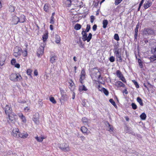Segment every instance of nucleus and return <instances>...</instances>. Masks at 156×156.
<instances>
[{
	"instance_id": "5701e85b",
	"label": "nucleus",
	"mask_w": 156,
	"mask_h": 156,
	"mask_svg": "<svg viewBox=\"0 0 156 156\" xmlns=\"http://www.w3.org/2000/svg\"><path fill=\"white\" fill-rule=\"evenodd\" d=\"M57 57L56 56L54 55L51 57L50 61L52 64L54 63L57 59Z\"/></svg>"
},
{
	"instance_id": "ddd939ff",
	"label": "nucleus",
	"mask_w": 156,
	"mask_h": 156,
	"mask_svg": "<svg viewBox=\"0 0 156 156\" xmlns=\"http://www.w3.org/2000/svg\"><path fill=\"white\" fill-rule=\"evenodd\" d=\"M20 18L16 16H14L12 19V24L13 25H16L18 22H19Z\"/></svg>"
},
{
	"instance_id": "72a5a7b5",
	"label": "nucleus",
	"mask_w": 156,
	"mask_h": 156,
	"mask_svg": "<svg viewBox=\"0 0 156 156\" xmlns=\"http://www.w3.org/2000/svg\"><path fill=\"white\" fill-rule=\"evenodd\" d=\"M55 38L56 39V43L57 44L60 41V36L58 35H56L55 36Z\"/></svg>"
},
{
	"instance_id": "393cba45",
	"label": "nucleus",
	"mask_w": 156,
	"mask_h": 156,
	"mask_svg": "<svg viewBox=\"0 0 156 156\" xmlns=\"http://www.w3.org/2000/svg\"><path fill=\"white\" fill-rule=\"evenodd\" d=\"M117 60L119 62H121L122 61V58L121 56V53L115 55Z\"/></svg>"
},
{
	"instance_id": "e433bc0d",
	"label": "nucleus",
	"mask_w": 156,
	"mask_h": 156,
	"mask_svg": "<svg viewBox=\"0 0 156 156\" xmlns=\"http://www.w3.org/2000/svg\"><path fill=\"white\" fill-rule=\"evenodd\" d=\"M85 75H80V81L81 83H83V81L85 79Z\"/></svg>"
},
{
	"instance_id": "423d86ee",
	"label": "nucleus",
	"mask_w": 156,
	"mask_h": 156,
	"mask_svg": "<svg viewBox=\"0 0 156 156\" xmlns=\"http://www.w3.org/2000/svg\"><path fill=\"white\" fill-rule=\"evenodd\" d=\"M13 55L18 58L21 56L22 53V49L18 47H16L14 49Z\"/></svg>"
},
{
	"instance_id": "20e7f679",
	"label": "nucleus",
	"mask_w": 156,
	"mask_h": 156,
	"mask_svg": "<svg viewBox=\"0 0 156 156\" xmlns=\"http://www.w3.org/2000/svg\"><path fill=\"white\" fill-rule=\"evenodd\" d=\"M59 147L62 151L65 152H69L70 151L69 145L65 143L60 144L59 146Z\"/></svg>"
},
{
	"instance_id": "4be33fe9",
	"label": "nucleus",
	"mask_w": 156,
	"mask_h": 156,
	"mask_svg": "<svg viewBox=\"0 0 156 156\" xmlns=\"http://www.w3.org/2000/svg\"><path fill=\"white\" fill-rule=\"evenodd\" d=\"M108 23V21L107 20H104L102 22L103 27L104 29H105Z\"/></svg>"
},
{
	"instance_id": "2f4dec72",
	"label": "nucleus",
	"mask_w": 156,
	"mask_h": 156,
	"mask_svg": "<svg viewBox=\"0 0 156 156\" xmlns=\"http://www.w3.org/2000/svg\"><path fill=\"white\" fill-rule=\"evenodd\" d=\"M35 138L37 140V141L39 142H42L43 140L44 139V137H40L38 136H36L35 137Z\"/></svg>"
},
{
	"instance_id": "58836bf2",
	"label": "nucleus",
	"mask_w": 156,
	"mask_h": 156,
	"mask_svg": "<svg viewBox=\"0 0 156 156\" xmlns=\"http://www.w3.org/2000/svg\"><path fill=\"white\" fill-rule=\"evenodd\" d=\"M114 53L115 55L121 54L120 52L119 49H115L114 50Z\"/></svg>"
},
{
	"instance_id": "49530a36",
	"label": "nucleus",
	"mask_w": 156,
	"mask_h": 156,
	"mask_svg": "<svg viewBox=\"0 0 156 156\" xmlns=\"http://www.w3.org/2000/svg\"><path fill=\"white\" fill-rule=\"evenodd\" d=\"M15 9L14 7L12 6H10L9 7V11L11 12H14V10Z\"/></svg>"
},
{
	"instance_id": "3c124183",
	"label": "nucleus",
	"mask_w": 156,
	"mask_h": 156,
	"mask_svg": "<svg viewBox=\"0 0 156 156\" xmlns=\"http://www.w3.org/2000/svg\"><path fill=\"white\" fill-rule=\"evenodd\" d=\"M122 1V0H115V4L116 5H118Z\"/></svg>"
},
{
	"instance_id": "bb28decb",
	"label": "nucleus",
	"mask_w": 156,
	"mask_h": 156,
	"mask_svg": "<svg viewBox=\"0 0 156 156\" xmlns=\"http://www.w3.org/2000/svg\"><path fill=\"white\" fill-rule=\"evenodd\" d=\"M136 100L139 103L141 106H143V105L144 104L142 100L140 97H137V98Z\"/></svg>"
},
{
	"instance_id": "8fccbe9b",
	"label": "nucleus",
	"mask_w": 156,
	"mask_h": 156,
	"mask_svg": "<svg viewBox=\"0 0 156 156\" xmlns=\"http://www.w3.org/2000/svg\"><path fill=\"white\" fill-rule=\"evenodd\" d=\"M23 55L24 56H27V52L26 50H25L24 51H23L22 50V53Z\"/></svg>"
},
{
	"instance_id": "603ef678",
	"label": "nucleus",
	"mask_w": 156,
	"mask_h": 156,
	"mask_svg": "<svg viewBox=\"0 0 156 156\" xmlns=\"http://www.w3.org/2000/svg\"><path fill=\"white\" fill-rule=\"evenodd\" d=\"M50 23L52 24H53L54 23V17L51 16V19L50 21Z\"/></svg>"
},
{
	"instance_id": "c9c22d12",
	"label": "nucleus",
	"mask_w": 156,
	"mask_h": 156,
	"mask_svg": "<svg viewBox=\"0 0 156 156\" xmlns=\"http://www.w3.org/2000/svg\"><path fill=\"white\" fill-rule=\"evenodd\" d=\"M81 130L82 131V132L83 133H86V132L87 130V129L86 127H85L83 126H82L81 127Z\"/></svg>"
},
{
	"instance_id": "dca6fc26",
	"label": "nucleus",
	"mask_w": 156,
	"mask_h": 156,
	"mask_svg": "<svg viewBox=\"0 0 156 156\" xmlns=\"http://www.w3.org/2000/svg\"><path fill=\"white\" fill-rule=\"evenodd\" d=\"M115 85L117 87H124L125 86V85L120 81H118L116 82Z\"/></svg>"
},
{
	"instance_id": "0eeeda50",
	"label": "nucleus",
	"mask_w": 156,
	"mask_h": 156,
	"mask_svg": "<svg viewBox=\"0 0 156 156\" xmlns=\"http://www.w3.org/2000/svg\"><path fill=\"white\" fill-rule=\"evenodd\" d=\"M72 2V5H73L76 7L80 8L83 6V3L82 2L78 1L77 0H73Z\"/></svg>"
},
{
	"instance_id": "13d9d810",
	"label": "nucleus",
	"mask_w": 156,
	"mask_h": 156,
	"mask_svg": "<svg viewBox=\"0 0 156 156\" xmlns=\"http://www.w3.org/2000/svg\"><path fill=\"white\" fill-rule=\"evenodd\" d=\"M24 110L27 112H29L30 110V108L28 107H26L24 108Z\"/></svg>"
},
{
	"instance_id": "f8f14e48",
	"label": "nucleus",
	"mask_w": 156,
	"mask_h": 156,
	"mask_svg": "<svg viewBox=\"0 0 156 156\" xmlns=\"http://www.w3.org/2000/svg\"><path fill=\"white\" fill-rule=\"evenodd\" d=\"M39 115L38 113H35L33 116L32 120L36 124H38L39 123Z\"/></svg>"
},
{
	"instance_id": "7c9ffc66",
	"label": "nucleus",
	"mask_w": 156,
	"mask_h": 156,
	"mask_svg": "<svg viewBox=\"0 0 156 156\" xmlns=\"http://www.w3.org/2000/svg\"><path fill=\"white\" fill-rule=\"evenodd\" d=\"M81 26L79 24L77 23L76 24L74 27V29L76 30H78L80 29Z\"/></svg>"
},
{
	"instance_id": "4d7b16f0",
	"label": "nucleus",
	"mask_w": 156,
	"mask_h": 156,
	"mask_svg": "<svg viewBox=\"0 0 156 156\" xmlns=\"http://www.w3.org/2000/svg\"><path fill=\"white\" fill-rule=\"evenodd\" d=\"M120 79L124 83H126V80L125 77L123 76Z\"/></svg>"
},
{
	"instance_id": "f704fd0d",
	"label": "nucleus",
	"mask_w": 156,
	"mask_h": 156,
	"mask_svg": "<svg viewBox=\"0 0 156 156\" xmlns=\"http://www.w3.org/2000/svg\"><path fill=\"white\" fill-rule=\"evenodd\" d=\"M77 43L79 44V46L81 48H83L84 45L82 44V41L80 38L79 39V41L77 42Z\"/></svg>"
},
{
	"instance_id": "a18cd8bd",
	"label": "nucleus",
	"mask_w": 156,
	"mask_h": 156,
	"mask_svg": "<svg viewBox=\"0 0 156 156\" xmlns=\"http://www.w3.org/2000/svg\"><path fill=\"white\" fill-rule=\"evenodd\" d=\"M16 60L15 58H12L11 61V64L12 65H14L16 63Z\"/></svg>"
},
{
	"instance_id": "69168bd1",
	"label": "nucleus",
	"mask_w": 156,
	"mask_h": 156,
	"mask_svg": "<svg viewBox=\"0 0 156 156\" xmlns=\"http://www.w3.org/2000/svg\"><path fill=\"white\" fill-rule=\"evenodd\" d=\"M34 75L35 76H37L38 75V72L37 71V69H36L34 70Z\"/></svg>"
},
{
	"instance_id": "c03bdc74",
	"label": "nucleus",
	"mask_w": 156,
	"mask_h": 156,
	"mask_svg": "<svg viewBox=\"0 0 156 156\" xmlns=\"http://www.w3.org/2000/svg\"><path fill=\"white\" fill-rule=\"evenodd\" d=\"M44 10L46 12H47L48 11V5L47 4H45L44 5Z\"/></svg>"
},
{
	"instance_id": "aec40b11",
	"label": "nucleus",
	"mask_w": 156,
	"mask_h": 156,
	"mask_svg": "<svg viewBox=\"0 0 156 156\" xmlns=\"http://www.w3.org/2000/svg\"><path fill=\"white\" fill-rule=\"evenodd\" d=\"M79 89L80 92H81L82 91H86L87 90V89L85 86L83 85L79 86Z\"/></svg>"
},
{
	"instance_id": "f3484780",
	"label": "nucleus",
	"mask_w": 156,
	"mask_h": 156,
	"mask_svg": "<svg viewBox=\"0 0 156 156\" xmlns=\"http://www.w3.org/2000/svg\"><path fill=\"white\" fill-rule=\"evenodd\" d=\"M152 3L150 2L149 1L145 2L144 5V7L145 9H146L151 6Z\"/></svg>"
},
{
	"instance_id": "f257e3e1",
	"label": "nucleus",
	"mask_w": 156,
	"mask_h": 156,
	"mask_svg": "<svg viewBox=\"0 0 156 156\" xmlns=\"http://www.w3.org/2000/svg\"><path fill=\"white\" fill-rule=\"evenodd\" d=\"M12 134L14 137H20L23 139L27 138L28 136V134L27 132L24 133H20L19 129L18 128L13 129Z\"/></svg>"
},
{
	"instance_id": "cd10ccee",
	"label": "nucleus",
	"mask_w": 156,
	"mask_h": 156,
	"mask_svg": "<svg viewBox=\"0 0 156 156\" xmlns=\"http://www.w3.org/2000/svg\"><path fill=\"white\" fill-rule=\"evenodd\" d=\"M116 74L117 76L120 78L123 76V75L122 74V73L119 70H118L116 71Z\"/></svg>"
},
{
	"instance_id": "bf43d9fd",
	"label": "nucleus",
	"mask_w": 156,
	"mask_h": 156,
	"mask_svg": "<svg viewBox=\"0 0 156 156\" xmlns=\"http://www.w3.org/2000/svg\"><path fill=\"white\" fill-rule=\"evenodd\" d=\"M80 75H85V72L83 69L81 71Z\"/></svg>"
},
{
	"instance_id": "09e8293b",
	"label": "nucleus",
	"mask_w": 156,
	"mask_h": 156,
	"mask_svg": "<svg viewBox=\"0 0 156 156\" xmlns=\"http://www.w3.org/2000/svg\"><path fill=\"white\" fill-rule=\"evenodd\" d=\"M131 106L132 108L134 110L136 109L137 108L136 105L135 103H132L131 104Z\"/></svg>"
},
{
	"instance_id": "0e129e2a",
	"label": "nucleus",
	"mask_w": 156,
	"mask_h": 156,
	"mask_svg": "<svg viewBox=\"0 0 156 156\" xmlns=\"http://www.w3.org/2000/svg\"><path fill=\"white\" fill-rule=\"evenodd\" d=\"M103 87H101L100 85H98V89L99 91H101L102 92L103 89L102 88H103Z\"/></svg>"
},
{
	"instance_id": "ea45409f",
	"label": "nucleus",
	"mask_w": 156,
	"mask_h": 156,
	"mask_svg": "<svg viewBox=\"0 0 156 156\" xmlns=\"http://www.w3.org/2000/svg\"><path fill=\"white\" fill-rule=\"evenodd\" d=\"M109 101L114 107L117 106L115 102L112 99H110Z\"/></svg>"
},
{
	"instance_id": "b1692460",
	"label": "nucleus",
	"mask_w": 156,
	"mask_h": 156,
	"mask_svg": "<svg viewBox=\"0 0 156 156\" xmlns=\"http://www.w3.org/2000/svg\"><path fill=\"white\" fill-rule=\"evenodd\" d=\"M19 117L21 118V119H22V121L24 123H25L26 121V120L25 118V117L21 113L20 114H19Z\"/></svg>"
},
{
	"instance_id": "1a4fd4ad",
	"label": "nucleus",
	"mask_w": 156,
	"mask_h": 156,
	"mask_svg": "<svg viewBox=\"0 0 156 156\" xmlns=\"http://www.w3.org/2000/svg\"><path fill=\"white\" fill-rule=\"evenodd\" d=\"M92 77L97 78L98 80L101 77V73L98 70H93L92 73Z\"/></svg>"
},
{
	"instance_id": "a878e982",
	"label": "nucleus",
	"mask_w": 156,
	"mask_h": 156,
	"mask_svg": "<svg viewBox=\"0 0 156 156\" xmlns=\"http://www.w3.org/2000/svg\"><path fill=\"white\" fill-rule=\"evenodd\" d=\"M72 1L73 0H67L65 2L66 6L68 7L70 6L71 5H72Z\"/></svg>"
},
{
	"instance_id": "de8ad7c7",
	"label": "nucleus",
	"mask_w": 156,
	"mask_h": 156,
	"mask_svg": "<svg viewBox=\"0 0 156 156\" xmlns=\"http://www.w3.org/2000/svg\"><path fill=\"white\" fill-rule=\"evenodd\" d=\"M109 60L111 62H113L115 60V57L113 56H111L109 58Z\"/></svg>"
},
{
	"instance_id": "f03ea898",
	"label": "nucleus",
	"mask_w": 156,
	"mask_h": 156,
	"mask_svg": "<svg viewBox=\"0 0 156 156\" xmlns=\"http://www.w3.org/2000/svg\"><path fill=\"white\" fill-rule=\"evenodd\" d=\"M10 79L14 82L20 81L22 77L19 73H12L10 76Z\"/></svg>"
},
{
	"instance_id": "6ab92c4d",
	"label": "nucleus",
	"mask_w": 156,
	"mask_h": 156,
	"mask_svg": "<svg viewBox=\"0 0 156 156\" xmlns=\"http://www.w3.org/2000/svg\"><path fill=\"white\" fill-rule=\"evenodd\" d=\"M19 18L20 21L19 22L22 23H24L26 21V19L25 16L23 15H21Z\"/></svg>"
},
{
	"instance_id": "2eb2a0df",
	"label": "nucleus",
	"mask_w": 156,
	"mask_h": 156,
	"mask_svg": "<svg viewBox=\"0 0 156 156\" xmlns=\"http://www.w3.org/2000/svg\"><path fill=\"white\" fill-rule=\"evenodd\" d=\"M82 121L84 125H88L90 123V120L87 118L84 117L82 118Z\"/></svg>"
},
{
	"instance_id": "a19ab883",
	"label": "nucleus",
	"mask_w": 156,
	"mask_h": 156,
	"mask_svg": "<svg viewBox=\"0 0 156 156\" xmlns=\"http://www.w3.org/2000/svg\"><path fill=\"white\" fill-rule=\"evenodd\" d=\"M50 100L53 104H56V101L54 97H51L50 98Z\"/></svg>"
},
{
	"instance_id": "37998d69",
	"label": "nucleus",
	"mask_w": 156,
	"mask_h": 156,
	"mask_svg": "<svg viewBox=\"0 0 156 156\" xmlns=\"http://www.w3.org/2000/svg\"><path fill=\"white\" fill-rule=\"evenodd\" d=\"M114 39L117 41L119 40V37L118 34H115L114 36Z\"/></svg>"
},
{
	"instance_id": "c756f323",
	"label": "nucleus",
	"mask_w": 156,
	"mask_h": 156,
	"mask_svg": "<svg viewBox=\"0 0 156 156\" xmlns=\"http://www.w3.org/2000/svg\"><path fill=\"white\" fill-rule=\"evenodd\" d=\"M107 124H108V130L109 131H112L113 130V128L112 126L110 125L109 123L108 122Z\"/></svg>"
},
{
	"instance_id": "473e14b6",
	"label": "nucleus",
	"mask_w": 156,
	"mask_h": 156,
	"mask_svg": "<svg viewBox=\"0 0 156 156\" xmlns=\"http://www.w3.org/2000/svg\"><path fill=\"white\" fill-rule=\"evenodd\" d=\"M141 119L143 120H144L146 118V115L145 113H143L140 116Z\"/></svg>"
},
{
	"instance_id": "c85d7f7f",
	"label": "nucleus",
	"mask_w": 156,
	"mask_h": 156,
	"mask_svg": "<svg viewBox=\"0 0 156 156\" xmlns=\"http://www.w3.org/2000/svg\"><path fill=\"white\" fill-rule=\"evenodd\" d=\"M48 37V32H47L46 33H45L44 34L42 37L43 40V41L44 42L47 39Z\"/></svg>"
},
{
	"instance_id": "864d4df0",
	"label": "nucleus",
	"mask_w": 156,
	"mask_h": 156,
	"mask_svg": "<svg viewBox=\"0 0 156 156\" xmlns=\"http://www.w3.org/2000/svg\"><path fill=\"white\" fill-rule=\"evenodd\" d=\"M32 72V70L30 69H28L27 70V74L30 76H31V73Z\"/></svg>"
},
{
	"instance_id": "6e6552de",
	"label": "nucleus",
	"mask_w": 156,
	"mask_h": 156,
	"mask_svg": "<svg viewBox=\"0 0 156 156\" xmlns=\"http://www.w3.org/2000/svg\"><path fill=\"white\" fill-rule=\"evenodd\" d=\"M154 34V30L151 29L145 28L143 31L144 35L147 36L149 35H152Z\"/></svg>"
},
{
	"instance_id": "6e6d98bb",
	"label": "nucleus",
	"mask_w": 156,
	"mask_h": 156,
	"mask_svg": "<svg viewBox=\"0 0 156 156\" xmlns=\"http://www.w3.org/2000/svg\"><path fill=\"white\" fill-rule=\"evenodd\" d=\"M139 23H138L137 24V25H136V28L135 30V32H136V33L137 32L138 33V30L139 27Z\"/></svg>"
},
{
	"instance_id": "9d476101",
	"label": "nucleus",
	"mask_w": 156,
	"mask_h": 156,
	"mask_svg": "<svg viewBox=\"0 0 156 156\" xmlns=\"http://www.w3.org/2000/svg\"><path fill=\"white\" fill-rule=\"evenodd\" d=\"M5 113L6 115H8L12 113V109L10 105H6L5 108H4Z\"/></svg>"
},
{
	"instance_id": "338daca9",
	"label": "nucleus",
	"mask_w": 156,
	"mask_h": 156,
	"mask_svg": "<svg viewBox=\"0 0 156 156\" xmlns=\"http://www.w3.org/2000/svg\"><path fill=\"white\" fill-rule=\"evenodd\" d=\"M66 98V95H63L62 96V99H65Z\"/></svg>"
},
{
	"instance_id": "680f3d73",
	"label": "nucleus",
	"mask_w": 156,
	"mask_h": 156,
	"mask_svg": "<svg viewBox=\"0 0 156 156\" xmlns=\"http://www.w3.org/2000/svg\"><path fill=\"white\" fill-rule=\"evenodd\" d=\"M90 19H91V20H90L91 22V23H93L94 22V16H90Z\"/></svg>"
},
{
	"instance_id": "9b49d317",
	"label": "nucleus",
	"mask_w": 156,
	"mask_h": 156,
	"mask_svg": "<svg viewBox=\"0 0 156 156\" xmlns=\"http://www.w3.org/2000/svg\"><path fill=\"white\" fill-rule=\"evenodd\" d=\"M44 46L41 45L37 50V55L39 57L42 55L44 53Z\"/></svg>"
},
{
	"instance_id": "5fc2aeb1",
	"label": "nucleus",
	"mask_w": 156,
	"mask_h": 156,
	"mask_svg": "<svg viewBox=\"0 0 156 156\" xmlns=\"http://www.w3.org/2000/svg\"><path fill=\"white\" fill-rule=\"evenodd\" d=\"M133 82L134 83V84L135 85L136 87L137 88H139V85L138 84L137 82H136V81H135V80L133 81Z\"/></svg>"
},
{
	"instance_id": "4c0bfd02",
	"label": "nucleus",
	"mask_w": 156,
	"mask_h": 156,
	"mask_svg": "<svg viewBox=\"0 0 156 156\" xmlns=\"http://www.w3.org/2000/svg\"><path fill=\"white\" fill-rule=\"evenodd\" d=\"M102 89H103L102 92H103L106 95H108L109 94L108 91L104 88Z\"/></svg>"
},
{
	"instance_id": "4468645a",
	"label": "nucleus",
	"mask_w": 156,
	"mask_h": 156,
	"mask_svg": "<svg viewBox=\"0 0 156 156\" xmlns=\"http://www.w3.org/2000/svg\"><path fill=\"white\" fill-rule=\"evenodd\" d=\"M6 56L5 55H2L0 57V66H2L4 65L6 59Z\"/></svg>"
},
{
	"instance_id": "79ce46f5",
	"label": "nucleus",
	"mask_w": 156,
	"mask_h": 156,
	"mask_svg": "<svg viewBox=\"0 0 156 156\" xmlns=\"http://www.w3.org/2000/svg\"><path fill=\"white\" fill-rule=\"evenodd\" d=\"M90 29V25L89 24H87V27L86 28L85 31H85L86 32H87L89 31Z\"/></svg>"
},
{
	"instance_id": "774afa93",
	"label": "nucleus",
	"mask_w": 156,
	"mask_h": 156,
	"mask_svg": "<svg viewBox=\"0 0 156 156\" xmlns=\"http://www.w3.org/2000/svg\"><path fill=\"white\" fill-rule=\"evenodd\" d=\"M80 139L82 141H83L85 139V137L83 136H82L80 137Z\"/></svg>"
},
{
	"instance_id": "7ed1b4c3",
	"label": "nucleus",
	"mask_w": 156,
	"mask_h": 156,
	"mask_svg": "<svg viewBox=\"0 0 156 156\" xmlns=\"http://www.w3.org/2000/svg\"><path fill=\"white\" fill-rule=\"evenodd\" d=\"M84 29H83V31H82L81 33V34L82 35V40L83 41H87V42H89L91 39L92 34L91 33H90L87 37V34L86 33L87 32L84 31Z\"/></svg>"
},
{
	"instance_id": "a211bd4d",
	"label": "nucleus",
	"mask_w": 156,
	"mask_h": 156,
	"mask_svg": "<svg viewBox=\"0 0 156 156\" xmlns=\"http://www.w3.org/2000/svg\"><path fill=\"white\" fill-rule=\"evenodd\" d=\"M69 88L71 91L73 90L74 88V83L71 80H70L69 82Z\"/></svg>"
},
{
	"instance_id": "e2e57ef3",
	"label": "nucleus",
	"mask_w": 156,
	"mask_h": 156,
	"mask_svg": "<svg viewBox=\"0 0 156 156\" xmlns=\"http://www.w3.org/2000/svg\"><path fill=\"white\" fill-rule=\"evenodd\" d=\"M14 66L15 67L17 68H20V65L19 63H16Z\"/></svg>"
},
{
	"instance_id": "052dcab7",
	"label": "nucleus",
	"mask_w": 156,
	"mask_h": 156,
	"mask_svg": "<svg viewBox=\"0 0 156 156\" xmlns=\"http://www.w3.org/2000/svg\"><path fill=\"white\" fill-rule=\"evenodd\" d=\"M97 28V25L96 24H94L93 27L92 29L94 31L96 30Z\"/></svg>"
},
{
	"instance_id": "412c9836",
	"label": "nucleus",
	"mask_w": 156,
	"mask_h": 156,
	"mask_svg": "<svg viewBox=\"0 0 156 156\" xmlns=\"http://www.w3.org/2000/svg\"><path fill=\"white\" fill-rule=\"evenodd\" d=\"M150 59L151 62H156V54L151 56L150 58Z\"/></svg>"
},
{
	"instance_id": "39448f33",
	"label": "nucleus",
	"mask_w": 156,
	"mask_h": 156,
	"mask_svg": "<svg viewBox=\"0 0 156 156\" xmlns=\"http://www.w3.org/2000/svg\"><path fill=\"white\" fill-rule=\"evenodd\" d=\"M8 115L7 121L9 123H15L16 121V115L14 113H12L9 114Z\"/></svg>"
}]
</instances>
